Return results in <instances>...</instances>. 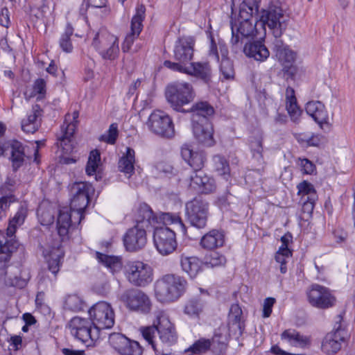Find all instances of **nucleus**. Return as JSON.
Here are the masks:
<instances>
[{"label": "nucleus", "mask_w": 355, "mask_h": 355, "mask_svg": "<svg viewBox=\"0 0 355 355\" xmlns=\"http://www.w3.org/2000/svg\"><path fill=\"white\" fill-rule=\"evenodd\" d=\"M190 111L192 112V128L195 138L205 146H214V129L208 119V116L214 114V107L207 101H200L193 104Z\"/></svg>", "instance_id": "f257e3e1"}, {"label": "nucleus", "mask_w": 355, "mask_h": 355, "mask_svg": "<svg viewBox=\"0 0 355 355\" xmlns=\"http://www.w3.org/2000/svg\"><path fill=\"white\" fill-rule=\"evenodd\" d=\"M152 214L150 207L143 203L139 205L136 216V225L130 228L123 236V243L129 252H136L144 248L147 243L146 229L150 227Z\"/></svg>", "instance_id": "f03ea898"}, {"label": "nucleus", "mask_w": 355, "mask_h": 355, "mask_svg": "<svg viewBox=\"0 0 355 355\" xmlns=\"http://www.w3.org/2000/svg\"><path fill=\"white\" fill-rule=\"evenodd\" d=\"M89 202V196L80 195L73 197L70 208L64 207L60 210L57 218V229L61 237L66 236L70 230L75 229L84 218V210Z\"/></svg>", "instance_id": "7ed1b4c3"}, {"label": "nucleus", "mask_w": 355, "mask_h": 355, "mask_svg": "<svg viewBox=\"0 0 355 355\" xmlns=\"http://www.w3.org/2000/svg\"><path fill=\"white\" fill-rule=\"evenodd\" d=\"M187 285L184 277L173 274L165 275L155 282V296L161 302H173L184 293Z\"/></svg>", "instance_id": "20e7f679"}, {"label": "nucleus", "mask_w": 355, "mask_h": 355, "mask_svg": "<svg viewBox=\"0 0 355 355\" xmlns=\"http://www.w3.org/2000/svg\"><path fill=\"white\" fill-rule=\"evenodd\" d=\"M260 20L267 26L275 38L280 37L286 31L289 17L278 1L272 0L266 9L262 10Z\"/></svg>", "instance_id": "39448f33"}, {"label": "nucleus", "mask_w": 355, "mask_h": 355, "mask_svg": "<svg viewBox=\"0 0 355 355\" xmlns=\"http://www.w3.org/2000/svg\"><path fill=\"white\" fill-rule=\"evenodd\" d=\"M347 337V323L344 320L343 315L338 314L335 317L333 330L322 340V351L327 354H336Z\"/></svg>", "instance_id": "423d86ee"}, {"label": "nucleus", "mask_w": 355, "mask_h": 355, "mask_svg": "<svg viewBox=\"0 0 355 355\" xmlns=\"http://www.w3.org/2000/svg\"><path fill=\"white\" fill-rule=\"evenodd\" d=\"M193 86L188 83H175L166 87V98L173 110L185 112L184 105L192 102L195 98Z\"/></svg>", "instance_id": "0eeeda50"}, {"label": "nucleus", "mask_w": 355, "mask_h": 355, "mask_svg": "<svg viewBox=\"0 0 355 355\" xmlns=\"http://www.w3.org/2000/svg\"><path fill=\"white\" fill-rule=\"evenodd\" d=\"M45 257L47 270H42L38 274V283L47 286L56 280L57 275L60 270L64 257V252L60 247L52 248L51 250L43 251Z\"/></svg>", "instance_id": "6e6552de"}, {"label": "nucleus", "mask_w": 355, "mask_h": 355, "mask_svg": "<svg viewBox=\"0 0 355 355\" xmlns=\"http://www.w3.org/2000/svg\"><path fill=\"white\" fill-rule=\"evenodd\" d=\"M164 66L174 71L193 76L207 85L212 82L213 71L208 62H191L188 66H186L173 64L170 60H166L164 62Z\"/></svg>", "instance_id": "1a4fd4ad"}, {"label": "nucleus", "mask_w": 355, "mask_h": 355, "mask_svg": "<svg viewBox=\"0 0 355 355\" xmlns=\"http://www.w3.org/2000/svg\"><path fill=\"white\" fill-rule=\"evenodd\" d=\"M185 216L191 226L205 228L209 217V202L201 197L194 198L185 205Z\"/></svg>", "instance_id": "9d476101"}, {"label": "nucleus", "mask_w": 355, "mask_h": 355, "mask_svg": "<svg viewBox=\"0 0 355 355\" xmlns=\"http://www.w3.org/2000/svg\"><path fill=\"white\" fill-rule=\"evenodd\" d=\"M92 45L103 60L112 61L119 56L118 38L105 31H101L96 33Z\"/></svg>", "instance_id": "9b49d317"}, {"label": "nucleus", "mask_w": 355, "mask_h": 355, "mask_svg": "<svg viewBox=\"0 0 355 355\" xmlns=\"http://www.w3.org/2000/svg\"><path fill=\"white\" fill-rule=\"evenodd\" d=\"M147 126L152 133L162 138L171 139L175 135L172 119L161 110H155L150 114Z\"/></svg>", "instance_id": "f8f14e48"}, {"label": "nucleus", "mask_w": 355, "mask_h": 355, "mask_svg": "<svg viewBox=\"0 0 355 355\" xmlns=\"http://www.w3.org/2000/svg\"><path fill=\"white\" fill-rule=\"evenodd\" d=\"M273 51L275 56L281 62L283 68L284 76L286 79H293L297 72V68L294 64L295 53L279 38H275L273 42Z\"/></svg>", "instance_id": "ddd939ff"}, {"label": "nucleus", "mask_w": 355, "mask_h": 355, "mask_svg": "<svg viewBox=\"0 0 355 355\" xmlns=\"http://www.w3.org/2000/svg\"><path fill=\"white\" fill-rule=\"evenodd\" d=\"M125 275L129 282L136 286L144 287L153 281L152 268L140 261H128Z\"/></svg>", "instance_id": "4468645a"}, {"label": "nucleus", "mask_w": 355, "mask_h": 355, "mask_svg": "<svg viewBox=\"0 0 355 355\" xmlns=\"http://www.w3.org/2000/svg\"><path fill=\"white\" fill-rule=\"evenodd\" d=\"M69 327L71 334L87 346L98 338L99 331L93 326L90 319L74 317L70 321Z\"/></svg>", "instance_id": "2eb2a0df"}, {"label": "nucleus", "mask_w": 355, "mask_h": 355, "mask_svg": "<svg viewBox=\"0 0 355 355\" xmlns=\"http://www.w3.org/2000/svg\"><path fill=\"white\" fill-rule=\"evenodd\" d=\"M93 326L101 329H110L114 324V312L112 306L104 301L94 304L88 311Z\"/></svg>", "instance_id": "dca6fc26"}, {"label": "nucleus", "mask_w": 355, "mask_h": 355, "mask_svg": "<svg viewBox=\"0 0 355 355\" xmlns=\"http://www.w3.org/2000/svg\"><path fill=\"white\" fill-rule=\"evenodd\" d=\"M120 300L125 304L128 309L143 314L150 313L152 308L149 297L142 291L136 288L123 291L120 295Z\"/></svg>", "instance_id": "f3484780"}, {"label": "nucleus", "mask_w": 355, "mask_h": 355, "mask_svg": "<svg viewBox=\"0 0 355 355\" xmlns=\"http://www.w3.org/2000/svg\"><path fill=\"white\" fill-rule=\"evenodd\" d=\"M154 228L153 241L159 253L165 256L173 252L178 245L175 231L167 227Z\"/></svg>", "instance_id": "a211bd4d"}, {"label": "nucleus", "mask_w": 355, "mask_h": 355, "mask_svg": "<svg viewBox=\"0 0 355 355\" xmlns=\"http://www.w3.org/2000/svg\"><path fill=\"white\" fill-rule=\"evenodd\" d=\"M307 297L313 306L322 309L332 307L336 301L328 288L317 284L311 286L307 291Z\"/></svg>", "instance_id": "6ab92c4d"}, {"label": "nucleus", "mask_w": 355, "mask_h": 355, "mask_svg": "<svg viewBox=\"0 0 355 355\" xmlns=\"http://www.w3.org/2000/svg\"><path fill=\"white\" fill-rule=\"evenodd\" d=\"M257 19L256 17L254 21H240L239 24L231 21L232 38L230 43L232 51L236 53L239 50H241L243 39L248 38L254 34L256 31L254 22Z\"/></svg>", "instance_id": "aec40b11"}, {"label": "nucleus", "mask_w": 355, "mask_h": 355, "mask_svg": "<svg viewBox=\"0 0 355 355\" xmlns=\"http://www.w3.org/2000/svg\"><path fill=\"white\" fill-rule=\"evenodd\" d=\"M195 40L191 36L179 37L174 45L173 58L177 62L173 64L188 66L193 57Z\"/></svg>", "instance_id": "412c9836"}, {"label": "nucleus", "mask_w": 355, "mask_h": 355, "mask_svg": "<svg viewBox=\"0 0 355 355\" xmlns=\"http://www.w3.org/2000/svg\"><path fill=\"white\" fill-rule=\"evenodd\" d=\"M157 334L159 340L166 346H171L177 342L178 334L175 326L164 313L157 315Z\"/></svg>", "instance_id": "4be33fe9"}, {"label": "nucleus", "mask_w": 355, "mask_h": 355, "mask_svg": "<svg viewBox=\"0 0 355 355\" xmlns=\"http://www.w3.org/2000/svg\"><path fill=\"white\" fill-rule=\"evenodd\" d=\"M189 187L205 194L214 192L216 189L215 180L204 171L192 172L189 176Z\"/></svg>", "instance_id": "5701e85b"}, {"label": "nucleus", "mask_w": 355, "mask_h": 355, "mask_svg": "<svg viewBox=\"0 0 355 355\" xmlns=\"http://www.w3.org/2000/svg\"><path fill=\"white\" fill-rule=\"evenodd\" d=\"M152 214L150 219H154V223H150V227H155L157 225L162 223L164 227L168 225H174L176 228L180 230L183 234L187 233V227L184 224L179 214L171 212H160L155 214L150 207Z\"/></svg>", "instance_id": "b1692460"}, {"label": "nucleus", "mask_w": 355, "mask_h": 355, "mask_svg": "<svg viewBox=\"0 0 355 355\" xmlns=\"http://www.w3.org/2000/svg\"><path fill=\"white\" fill-rule=\"evenodd\" d=\"M181 155L184 160L193 168L192 172L202 171L205 157L201 152L193 151L189 145H184L181 148Z\"/></svg>", "instance_id": "393cba45"}, {"label": "nucleus", "mask_w": 355, "mask_h": 355, "mask_svg": "<svg viewBox=\"0 0 355 355\" xmlns=\"http://www.w3.org/2000/svg\"><path fill=\"white\" fill-rule=\"evenodd\" d=\"M225 237L223 231L214 229L201 238L200 245L202 248L207 250L218 248L224 245Z\"/></svg>", "instance_id": "a878e982"}, {"label": "nucleus", "mask_w": 355, "mask_h": 355, "mask_svg": "<svg viewBox=\"0 0 355 355\" xmlns=\"http://www.w3.org/2000/svg\"><path fill=\"white\" fill-rule=\"evenodd\" d=\"M305 110L306 113L320 125L328 122V113L322 102L309 101L306 103Z\"/></svg>", "instance_id": "bb28decb"}, {"label": "nucleus", "mask_w": 355, "mask_h": 355, "mask_svg": "<svg viewBox=\"0 0 355 355\" xmlns=\"http://www.w3.org/2000/svg\"><path fill=\"white\" fill-rule=\"evenodd\" d=\"M243 52L246 56L260 62L266 60L270 55L268 49L260 41L246 43L243 46Z\"/></svg>", "instance_id": "cd10ccee"}, {"label": "nucleus", "mask_w": 355, "mask_h": 355, "mask_svg": "<svg viewBox=\"0 0 355 355\" xmlns=\"http://www.w3.org/2000/svg\"><path fill=\"white\" fill-rule=\"evenodd\" d=\"M249 146L252 153V159L257 162V170L263 168L265 162L263 157V135L257 132L249 140Z\"/></svg>", "instance_id": "c85d7f7f"}, {"label": "nucleus", "mask_w": 355, "mask_h": 355, "mask_svg": "<svg viewBox=\"0 0 355 355\" xmlns=\"http://www.w3.org/2000/svg\"><path fill=\"white\" fill-rule=\"evenodd\" d=\"M180 264L182 270L191 278H194L201 271L202 262L197 257L182 255Z\"/></svg>", "instance_id": "c756f323"}, {"label": "nucleus", "mask_w": 355, "mask_h": 355, "mask_svg": "<svg viewBox=\"0 0 355 355\" xmlns=\"http://www.w3.org/2000/svg\"><path fill=\"white\" fill-rule=\"evenodd\" d=\"M259 0H245L240 6L238 21H254L253 15L258 14Z\"/></svg>", "instance_id": "7c9ffc66"}, {"label": "nucleus", "mask_w": 355, "mask_h": 355, "mask_svg": "<svg viewBox=\"0 0 355 355\" xmlns=\"http://www.w3.org/2000/svg\"><path fill=\"white\" fill-rule=\"evenodd\" d=\"M135 150L131 148H127L126 153L123 155L118 163V168L121 172L128 175L130 177L135 171Z\"/></svg>", "instance_id": "2f4dec72"}, {"label": "nucleus", "mask_w": 355, "mask_h": 355, "mask_svg": "<svg viewBox=\"0 0 355 355\" xmlns=\"http://www.w3.org/2000/svg\"><path fill=\"white\" fill-rule=\"evenodd\" d=\"M11 160L15 171H17L24 163L26 150L23 144L18 141H13L10 144Z\"/></svg>", "instance_id": "473e14b6"}, {"label": "nucleus", "mask_w": 355, "mask_h": 355, "mask_svg": "<svg viewBox=\"0 0 355 355\" xmlns=\"http://www.w3.org/2000/svg\"><path fill=\"white\" fill-rule=\"evenodd\" d=\"M97 260L114 274L121 270L122 263L121 259L116 256H110L98 252H96Z\"/></svg>", "instance_id": "72a5a7b5"}, {"label": "nucleus", "mask_w": 355, "mask_h": 355, "mask_svg": "<svg viewBox=\"0 0 355 355\" xmlns=\"http://www.w3.org/2000/svg\"><path fill=\"white\" fill-rule=\"evenodd\" d=\"M19 243H10L8 246L0 251V275L6 276L7 275L6 269L10 266L12 254L18 248Z\"/></svg>", "instance_id": "f704fd0d"}, {"label": "nucleus", "mask_w": 355, "mask_h": 355, "mask_svg": "<svg viewBox=\"0 0 355 355\" xmlns=\"http://www.w3.org/2000/svg\"><path fill=\"white\" fill-rule=\"evenodd\" d=\"M282 340H286L293 346L304 347L309 344V338L294 329L285 330L281 335Z\"/></svg>", "instance_id": "c9c22d12"}, {"label": "nucleus", "mask_w": 355, "mask_h": 355, "mask_svg": "<svg viewBox=\"0 0 355 355\" xmlns=\"http://www.w3.org/2000/svg\"><path fill=\"white\" fill-rule=\"evenodd\" d=\"M145 12L146 8L144 5L137 6L136 13L131 21V34L137 37L140 34L143 28L142 22L145 18Z\"/></svg>", "instance_id": "e433bc0d"}, {"label": "nucleus", "mask_w": 355, "mask_h": 355, "mask_svg": "<svg viewBox=\"0 0 355 355\" xmlns=\"http://www.w3.org/2000/svg\"><path fill=\"white\" fill-rule=\"evenodd\" d=\"M26 217V210L21 207L15 214L12 218L9 220V224L6 230V234L13 236L16 230L21 226Z\"/></svg>", "instance_id": "4c0bfd02"}, {"label": "nucleus", "mask_w": 355, "mask_h": 355, "mask_svg": "<svg viewBox=\"0 0 355 355\" xmlns=\"http://www.w3.org/2000/svg\"><path fill=\"white\" fill-rule=\"evenodd\" d=\"M203 309V303L200 297H193L185 304L184 312L191 318H198Z\"/></svg>", "instance_id": "58836bf2"}, {"label": "nucleus", "mask_w": 355, "mask_h": 355, "mask_svg": "<svg viewBox=\"0 0 355 355\" xmlns=\"http://www.w3.org/2000/svg\"><path fill=\"white\" fill-rule=\"evenodd\" d=\"M74 125L69 124L62 135L58 137V145L62 148L64 153H69L71 151V138L73 136Z\"/></svg>", "instance_id": "ea45409f"}, {"label": "nucleus", "mask_w": 355, "mask_h": 355, "mask_svg": "<svg viewBox=\"0 0 355 355\" xmlns=\"http://www.w3.org/2000/svg\"><path fill=\"white\" fill-rule=\"evenodd\" d=\"M211 350L215 353H221L224 351L227 345L228 337L227 334L220 332H216L211 339Z\"/></svg>", "instance_id": "a19ab883"}, {"label": "nucleus", "mask_w": 355, "mask_h": 355, "mask_svg": "<svg viewBox=\"0 0 355 355\" xmlns=\"http://www.w3.org/2000/svg\"><path fill=\"white\" fill-rule=\"evenodd\" d=\"M228 329L230 334L241 336L245 329L243 317L228 316Z\"/></svg>", "instance_id": "79ce46f5"}, {"label": "nucleus", "mask_w": 355, "mask_h": 355, "mask_svg": "<svg viewBox=\"0 0 355 355\" xmlns=\"http://www.w3.org/2000/svg\"><path fill=\"white\" fill-rule=\"evenodd\" d=\"M73 33V28L71 24L67 23L64 32L61 35L59 45L62 50L66 53H71L73 50V45L71 41V36Z\"/></svg>", "instance_id": "37998d69"}, {"label": "nucleus", "mask_w": 355, "mask_h": 355, "mask_svg": "<svg viewBox=\"0 0 355 355\" xmlns=\"http://www.w3.org/2000/svg\"><path fill=\"white\" fill-rule=\"evenodd\" d=\"M64 309L71 311H83L85 306V302L78 295H69L64 300Z\"/></svg>", "instance_id": "c03bdc74"}, {"label": "nucleus", "mask_w": 355, "mask_h": 355, "mask_svg": "<svg viewBox=\"0 0 355 355\" xmlns=\"http://www.w3.org/2000/svg\"><path fill=\"white\" fill-rule=\"evenodd\" d=\"M143 338L152 346L154 350L157 351L155 344V334L157 333V318L154 321L153 324L140 328Z\"/></svg>", "instance_id": "a18cd8bd"}, {"label": "nucleus", "mask_w": 355, "mask_h": 355, "mask_svg": "<svg viewBox=\"0 0 355 355\" xmlns=\"http://www.w3.org/2000/svg\"><path fill=\"white\" fill-rule=\"evenodd\" d=\"M177 171L172 165L166 162H159L154 166V173L159 177L171 178L176 175Z\"/></svg>", "instance_id": "49530a36"}, {"label": "nucleus", "mask_w": 355, "mask_h": 355, "mask_svg": "<svg viewBox=\"0 0 355 355\" xmlns=\"http://www.w3.org/2000/svg\"><path fill=\"white\" fill-rule=\"evenodd\" d=\"M225 263V257L216 251H211L205 257V264L211 268L223 266Z\"/></svg>", "instance_id": "de8ad7c7"}, {"label": "nucleus", "mask_w": 355, "mask_h": 355, "mask_svg": "<svg viewBox=\"0 0 355 355\" xmlns=\"http://www.w3.org/2000/svg\"><path fill=\"white\" fill-rule=\"evenodd\" d=\"M298 193L303 196H306V198H310L312 201L318 200V195L313 185L308 181L304 180L297 186Z\"/></svg>", "instance_id": "09e8293b"}, {"label": "nucleus", "mask_w": 355, "mask_h": 355, "mask_svg": "<svg viewBox=\"0 0 355 355\" xmlns=\"http://www.w3.org/2000/svg\"><path fill=\"white\" fill-rule=\"evenodd\" d=\"M128 339L126 336L120 333H112L109 336L110 345L119 354L123 350L124 346L128 343Z\"/></svg>", "instance_id": "8fccbe9b"}, {"label": "nucleus", "mask_w": 355, "mask_h": 355, "mask_svg": "<svg viewBox=\"0 0 355 355\" xmlns=\"http://www.w3.org/2000/svg\"><path fill=\"white\" fill-rule=\"evenodd\" d=\"M101 162V154L98 150H92L86 166V173L88 175L95 174Z\"/></svg>", "instance_id": "3c124183"}, {"label": "nucleus", "mask_w": 355, "mask_h": 355, "mask_svg": "<svg viewBox=\"0 0 355 355\" xmlns=\"http://www.w3.org/2000/svg\"><path fill=\"white\" fill-rule=\"evenodd\" d=\"M214 167L219 175L226 176L230 175V168L229 163L227 159L219 155H215L213 157Z\"/></svg>", "instance_id": "603ef678"}, {"label": "nucleus", "mask_w": 355, "mask_h": 355, "mask_svg": "<svg viewBox=\"0 0 355 355\" xmlns=\"http://www.w3.org/2000/svg\"><path fill=\"white\" fill-rule=\"evenodd\" d=\"M209 349H211V342L204 338L196 340L189 349L193 354H198L205 353Z\"/></svg>", "instance_id": "864d4df0"}, {"label": "nucleus", "mask_w": 355, "mask_h": 355, "mask_svg": "<svg viewBox=\"0 0 355 355\" xmlns=\"http://www.w3.org/2000/svg\"><path fill=\"white\" fill-rule=\"evenodd\" d=\"M119 134L118 125L116 123H112L108 130L101 135L99 140L110 144H114L116 142Z\"/></svg>", "instance_id": "5fc2aeb1"}, {"label": "nucleus", "mask_w": 355, "mask_h": 355, "mask_svg": "<svg viewBox=\"0 0 355 355\" xmlns=\"http://www.w3.org/2000/svg\"><path fill=\"white\" fill-rule=\"evenodd\" d=\"M220 71L225 80H231L234 77V69L232 61L230 59L221 60Z\"/></svg>", "instance_id": "6e6d98bb"}, {"label": "nucleus", "mask_w": 355, "mask_h": 355, "mask_svg": "<svg viewBox=\"0 0 355 355\" xmlns=\"http://www.w3.org/2000/svg\"><path fill=\"white\" fill-rule=\"evenodd\" d=\"M143 353V349L140 346L139 343L135 340L128 339V343H127L121 352V355H141Z\"/></svg>", "instance_id": "4d7b16f0"}, {"label": "nucleus", "mask_w": 355, "mask_h": 355, "mask_svg": "<svg viewBox=\"0 0 355 355\" xmlns=\"http://www.w3.org/2000/svg\"><path fill=\"white\" fill-rule=\"evenodd\" d=\"M92 191V185L85 182H75L71 188V192L73 197H78L80 195L87 194L89 196V193Z\"/></svg>", "instance_id": "13d9d810"}, {"label": "nucleus", "mask_w": 355, "mask_h": 355, "mask_svg": "<svg viewBox=\"0 0 355 355\" xmlns=\"http://www.w3.org/2000/svg\"><path fill=\"white\" fill-rule=\"evenodd\" d=\"M297 140L309 146H318L321 141L320 136L313 134H301Z\"/></svg>", "instance_id": "bf43d9fd"}, {"label": "nucleus", "mask_w": 355, "mask_h": 355, "mask_svg": "<svg viewBox=\"0 0 355 355\" xmlns=\"http://www.w3.org/2000/svg\"><path fill=\"white\" fill-rule=\"evenodd\" d=\"M37 215L42 225H49L54 221V216L49 210H44L39 208L37 210Z\"/></svg>", "instance_id": "052dcab7"}, {"label": "nucleus", "mask_w": 355, "mask_h": 355, "mask_svg": "<svg viewBox=\"0 0 355 355\" xmlns=\"http://www.w3.org/2000/svg\"><path fill=\"white\" fill-rule=\"evenodd\" d=\"M42 110L40 106L37 104L34 105L32 107V110L30 113L28 114L27 117L22 120L23 122L26 123H39L38 118L42 115Z\"/></svg>", "instance_id": "680f3d73"}, {"label": "nucleus", "mask_w": 355, "mask_h": 355, "mask_svg": "<svg viewBox=\"0 0 355 355\" xmlns=\"http://www.w3.org/2000/svg\"><path fill=\"white\" fill-rule=\"evenodd\" d=\"M286 110L291 119L295 121L300 116V111L297 107V101L286 103Z\"/></svg>", "instance_id": "e2e57ef3"}, {"label": "nucleus", "mask_w": 355, "mask_h": 355, "mask_svg": "<svg viewBox=\"0 0 355 355\" xmlns=\"http://www.w3.org/2000/svg\"><path fill=\"white\" fill-rule=\"evenodd\" d=\"M275 302L273 297H267L263 302V317L268 318L272 313V308Z\"/></svg>", "instance_id": "0e129e2a"}, {"label": "nucleus", "mask_w": 355, "mask_h": 355, "mask_svg": "<svg viewBox=\"0 0 355 355\" xmlns=\"http://www.w3.org/2000/svg\"><path fill=\"white\" fill-rule=\"evenodd\" d=\"M315 202L316 201L311 200L310 198L304 199V201L302 207V211L303 214L307 215V217L311 216Z\"/></svg>", "instance_id": "69168bd1"}, {"label": "nucleus", "mask_w": 355, "mask_h": 355, "mask_svg": "<svg viewBox=\"0 0 355 355\" xmlns=\"http://www.w3.org/2000/svg\"><path fill=\"white\" fill-rule=\"evenodd\" d=\"M33 91L34 92L40 94L44 95L46 92V82L44 79L39 78L35 80L33 85Z\"/></svg>", "instance_id": "338daca9"}, {"label": "nucleus", "mask_w": 355, "mask_h": 355, "mask_svg": "<svg viewBox=\"0 0 355 355\" xmlns=\"http://www.w3.org/2000/svg\"><path fill=\"white\" fill-rule=\"evenodd\" d=\"M9 13L8 9L6 7L3 8L0 12V24L6 28H8L10 23Z\"/></svg>", "instance_id": "774afa93"}]
</instances>
